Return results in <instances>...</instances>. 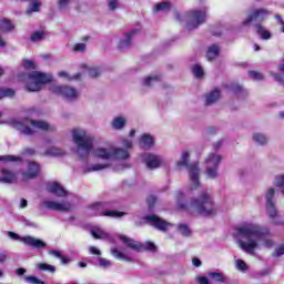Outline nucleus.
Listing matches in <instances>:
<instances>
[{"label":"nucleus","instance_id":"nucleus-11","mask_svg":"<svg viewBox=\"0 0 284 284\" xmlns=\"http://www.w3.org/2000/svg\"><path fill=\"white\" fill-rule=\"evenodd\" d=\"M120 241H122V243H125L126 247H129L130 250H134L135 252H156V245L153 242H146L145 244H142L125 235H121Z\"/></svg>","mask_w":284,"mask_h":284},{"label":"nucleus","instance_id":"nucleus-30","mask_svg":"<svg viewBox=\"0 0 284 284\" xmlns=\"http://www.w3.org/2000/svg\"><path fill=\"white\" fill-rule=\"evenodd\" d=\"M209 278H213L216 283H225L227 281V277L223 273L219 272H210Z\"/></svg>","mask_w":284,"mask_h":284},{"label":"nucleus","instance_id":"nucleus-49","mask_svg":"<svg viewBox=\"0 0 284 284\" xmlns=\"http://www.w3.org/2000/svg\"><path fill=\"white\" fill-rule=\"evenodd\" d=\"M275 185H276V187H283L284 186V175H277L275 178ZM282 194L284 196V187L282 190Z\"/></svg>","mask_w":284,"mask_h":284},{"label":"nucleus","instance_id":"nucleus-24","mask_svg":"<svg viewBox=\"0 0 284 284\" xmlns=\"http://www.w3.org/2000/svg\"><path fill=\"white\" fill-rule=\"evenodd\" d=\"M136 32H139V30H132L131 32L124 33L125 39L120 40L118 43L119 50H123V48H130V45H132V37H134Z\"/></svg>","mask_w":284,"mask_h":284},{"label":"nucleus","instance_id":"nucleus-35","mask_svg":"<svg viewBox=\"0 0 284 284\" xmlns=\"http://www.w3.org/2000/svg\"><path fill=\"white\" fill-rule=\"evenodd\" d=\"M59 77L68 79V81H81V73H75L74 75H70L67 71L59 72Z\"/></svg>","mask_w":284,"mask_h":284},{"label":"nucleus","instance_id":"nucleus-32","mask_svg":"<svg viewBox=\"0 0 284 284\" xmlns=\"http://www.w3.org/2000/svg\"><path fill=\"white\" fill-rule=\"evenodd\" d=\"M37 267L41 272H50L51 274H54L57 272V267L54 265H50L48 263H39L37 265Z\"/></svg>","mask_w":284,"mask_h":284},{"label":"nucleus","instance_id":"nucleus-18","mask_svg":"<svg viewBox=\"0 0 284 284\" xmlns=\"http://www.w3.org/2000/svg\"><path fill=\"white\" fill-rule=\"evenodd\" d=\"M21 241L24 243V245H28V247H33L34 250H43V247L47 246L45 242L33 236H24L21 239Z\"/></svg>","mask_w":284,"mask_h":284},{"label":"nucleus","instance_id":"nucleus-57","mask_svg":"<svg viewBox=\"0 0 284 284\" xmlns=\"http://www.w3.org/2000/svg\"><path fill=\"white\" fill-rule=\"evenodd\" d=\"M122 144H123V146H124L126 150H132V148H133L132 141H131V140H128V139H124V140L122 141Z\"/></svg>","mask_w":284,"mask_h":284},{"label":"nucleus","instance_id":"nucleus-55","mask_svg":"<svg viewBox=\"0 0 284 284\" xmlns=\"http://www.w3.org/2000/svg\"><path fill=\"white\" fill-rule=\"evenodd\" d=\"M284 254V245L280 246L275 250V252L273 253V256L278 257V256H283Z\"/></svg>","mask_w":284,"mask_h":284},{"label":"nucleus","instance_id":"nucleus-31","mask_svg":"<svg viewBox=\"0 0 284 284\" xmlns=\"http://www.w3.org/2000/svg\"><path fill=\"white\" fill-rule=\"evenodd\" d=\"M125 118L116 116L112 121V128H114V130H122V128H125Z\"/></svg>","mask_w":284,"mask_h":284},{"label":"nucleus","instance_id":"nucleus-54","mask_svg":"<svg viewBox=\"0 0 284 284\" xmlns=\"http://www.w3.org/2000/svg\"><path fill=\"white\" fill-rule=\"evenodd\" d=\"M89 75L92 77V79H97V77H101V71L97 68L89 69Z\"/></svg>","mask_w":284,"mask_h":284},{"label":"nucleus","instance_id":"nucleus-19","mask_svg":"<svg viewBox=\"0 0 284 284\" xmlns=\"http://www.w3.org/2000/svg\"><path fill=\"white\" fill-rule=\"evenodd\" d=\"M41 207H45L47 210H51L53 212H69L70 210L68 206L54 201H43L41 203Z\"/></svg>","mask_w":284,"mask_h":284},{"label":"nucleus","instance_id":"nucleus-56","mask_svg":"<svg viewBox=\"0 0 284 284\" xmlns=\"http://www.w3.org/2000/svg\"><path fill=\"white\" fill-rule=\"evenodd\" d=\"M99 263L101 267H110V265H112V263L109 260H105L103 257L99 260Z\"/></svg>","mask_w":284,"mask_h":284},{"label":"nucleus","instance_id":"nucleus-39","mask_svg":"<svg viewBox=\"0 0 284 284\" xmlns=\"http://www.w3.org/2000/svg\"><path fill=\"white\" fill-rule=\"evenodd\" d=\"M192 72L195 79H202V77L205 74V72L203 71V67H201L200 64H194L192 68Z\"/></svg>","mask_w":284,"mask_h":284},{"label":"nucleus","instance_id":"nucleus-38","mask_svg":"<svg viewBox=\"0 0 284 284\" xmlns=\"http://www.w3.org/2000/svg\"><path fill=\"white\" fill-rule=\"evenodd\" d=\"M44 37H45L44 31H34L30 37V41L32 43H37V41H42V39H44Z\"/></svg>","mask_w":284,"mask_h":284},{"label":"nucleus","instance_id":"nucleus-12","mask_svg":"<svg viewBox=\"0 0 284 284\" xmlns=\"http://www.w3.org/2000/svg\"><path fill=\"white\" fill-rule=\"evenodd\" d=\"M274 194L275 191L272 187L266 192V213L270 219H273L274 225H283V220H276V216H278V211H276V206L274 205Z\"/></svg>","mask_w":284,"mask_h":284},{"label":"nucleus","instance_id":"nucleus-7","mask_svg":"<svg viewBox=\"0 0 284 284\" xmlns=\"http://www.w3.org/2000/svg\"><path fill=\"white\" fill-rule=\"evenodd\" d=\"M73 142L75 143L78 150H82L85 156L92 152L94 148V140L92 136L88 135V133L81 129H73Z\"/></svg>","mask_w":284,"mask_h":284},{"label":"nucleus","instance_id":"nucleus-60","mask_svg":"<svg viewBox=\"0 0 284 284\" xmlns=\"http://www.w3.org/2000/svg\"><path fill=\"white\" fill-rule=\"evenodd\" d=\"M89 250H90V252H91L92 254H94L95 256H101V251H100L99 248H97V247H94V246H91Z\"/></svg>","mask_w":284,"mask_h":284},{"label":"nucleus","instance_id":"nucleus-62","mask_svg":"<svg viewBox=\"0 0 284 284\" xmlns=\"http://www.w3.org/2000/svg\"><path fill=\"white\" fill-rule=\"evenodd\" d=\"M8 236H10V239H13L14 241H19V234H17L12 231L8 232Z\"/></svg>","mask_w":284,"mask_h":284},{"label":"nucleus","instance_id":"nucleus-43","mask_svg":"<svg viewBox=\"0 0 284 284\" xmlns=\"http://www.w3.org/2000/svg\"><path fill=\"white\" fill-rule=\"evenodd\" d=\"M24 281L29 284H45V282L41 281L39 277L34 275L26 276Z\"/></svg>","mask_w":284,"mask_h":284},{"label":"nucleus","instance_id":"nucleus-52","mask_svg":"<svg viewBox=\"0 0 284 284\" xmlns=\"http://www.w3.org/2000/svg\"><path fill=\"white\" fill-rule=\"evenodd\" d=\"M146 203L149 205V209L152 210V207H154V205H156V196L154 195H149L146 197Z\"/></svg>","mask_w":284,"mask_h":284},{"label":"nucleus","instance_id":"nucleus-27","mask_svg":"<svg viewBox=\"0 0 284 284\" xmlns=\"http://www.w3.org/2000/svg\"><path fill=\"white\" fill-rule=\"evenodd\" d=\"M217 99H221V91L219 89H214L206 95V105H212V103H216Z\"/></svg>","mask_w":284,"mask_h":284},{"label":"nucleus","instance_id":"nucleus-53","mask_svg":"<svg viewBox=\"0 0 284 284\" xmlns=\"http://www.w3.org/2000/svg\"><path fill=\"white\" fill-rule=\"evenodd\" d=\"M105 168H108V164H93L89 172H99V170H105Z\"/></svg>","mask_w":284,"mask_h":284},{"label":"nucleus","instance_id":"nucleus-2","mask_svg":"<svg viewBox=\"0 0 284 284\" xmlns=\"http://www.w3.org/2000/svg\"><path fill=\"white\" fill-rule=\"evenodd\" d=\"M179 210H184L186 212L195 210L201 216H215L216 212H219L216 204H214V200L210 196L207 191H202L197 197L191 201H187L185 193L180 192Z\"/></svg>","mask_w":284,"mask_h":284},{"label":"nucleus","instance_id":"nucleus-41","mask_svg":"<svg viewBox=\"0 0 284 284\" xmlns=\"http://www.w3.org/2000/svg\"><path fill=\"white\" fill-rule=\"evenodd\" d=\"M22 68H24L26 70H37V63L30 59H23Z\"/></svg>","mask_w":284,"mask_h":284},{"label":"nucleus","instance_id":"nucleus-42","mask_svg":"<svg viewBox=\"0 0 284 284\" xmlns=\"http://www.w3.org/2000/svg\"><path fill=\"white\" fill-rule=\"evenodd\" d=\"M41 11V2H32L29 8L27 9V14H31L32 12H40Z\"/></svg>","mask_w":284,"mask_h":284},{"label":"nucleus","instance_id":"nucleus-22","mask_svg":"<svg viewBox=\"0 0 284 284\" xmlns=\"http://www.w3.org/2000/svg\"><path fill=\"white\" fill-rule=\"evenodd\" d=\"M0 181L1 183H16L17 174L8 169H2Z\"/></svg>","mask_w":284,"mask_h":284},{"label":"nucleus","instance_id":"nucleus-28","mask_svg":"<svg viewBox=\"0 0 284 284\" xmlns=\"http://www.w3.org/2000/svg\"><path fill=\"white\" fill-rule=\"evenodd\" d=\"M172 8V3L168 1L159 2L155 4L153 12H168Z\"/></svg>","mask_w":284,"mask_h":284},{"label":"nucleus","instance_id":"nucleus-44","mask_svg":"<svg viewBox=\"0 0 284 284\" xmlns=\"http://www.w3.org/2000/svg\"><path fill=\"white\" fill-rule=\"evenodd\" d=\"M152 81H161V75L155 74V75H149L144 79V85H152Z\"/></svg>","mask_w":284,"mask_h":284},{"label":"nucleus","instance_id":"nucleus-9","mask_svg":"<svg viewBox=\"0 0 284 284\" xmlns=\"http://www.w3.org/2000/svg\"><path fill=\"white\" fill-rule=\"evenodd\" d=\"M223 158L216 153H210L205 160L206 170L205 174L207 179H217L219 178V165H221Z\"/></svg>","mask_w":284,"mask_h":284},{"label":"nucleus","instance_id":"nucleus-14","mask_svg":"<svg viewBox=\"0 0 284 284\" xmlns=\"http://www.w3.org/2000/svg\"><path fill=\"white\" fill-rule=\"evenodd\" d=\"M142 159L148 168V170H156L158 168H161V165L165 164V161L161 155H156L153 153H144L142 155Z\"/></svg>","mask_w":284,"mask_h":284},{"label":"nucleus","instance_id":"nucleus-8","mask_svg":"<svg viewBox=\"0 0 284 284\" xmlns=\"http://www.w3.org/2000/svg\"><path fill=\"white\" fill-rule=\"evenodd\" d=\"M207 19V7H202L190 12L189 20L186 22L187 30H196L199 26L205 23Z\"/></svg>","mask_w":284,"mask_h":284},{"label":"nucleus","instance_id":"nucleus-26","mask_svg":"<svg viewBox=\"0 0 284 284\" xmlns=\"http://www.w3.org/2000/svg\"><path fill=\"white\" fill-rule=\"evenodd\" d=\"M220 52H221V47H219L217 44L210 45L206 52L207 60L214 61V59L219 57Z\"/></svg>","mask_w":284,"mask_h":284},{"label":"nucleus","instance_id":"nucleus-45","mask_svg":"<svg viewBox=\"0 0 284 284\" xmlns=\"http://www.w3.org/2000/svg\"><path fill=\"white\" fill-rule=\"evenodd\" d=\"M6 97H14V90L0 88V99H6Z\"/></svg>","mask_w":284,"mask_h":284},{"label":"nucleus","instance_id":"nucleus-6","mask_svg":"<svg viewBox=\"0 0 284 284\" xmlns=\"http://www.w3.org/2000/svg\"><path fill=\"white\" fill-rule=\"evenodd\" d=\"M29 82L26 84L27 92H39L42 85L52 83V75L40 71H33L28 75Z\"/></svg>","mask_w":284,"mask_h":284},{"label":"nucleus","instance_id":"nucleus-29","mask_svg":"<svg viewBox=\"0 0 284 284\" xmlns=\"http://www.w3.org/2000/svg\"><path fill=\"white\" fill-rule=\"evenodd\" d=\"M91 235L93 236V239L95 240H105V239H110V234L105 233L103 230L101 229H93L91 230Z\"/></svg>","mask_w":284,"mask_h":284},{"label":"nucleus","instance_id":"nucleus-47","mask_svg":"<svg viewBox=\"0 0 284 284\" xmlns=\"http://www.w3.org/2000/svg\"><path fill=\"white\" fill-rule=\"evenodd\" d=\"M248 77L253 79V81H263V74L256 71H248Z\"/></svg>","mask_w":284,"mask_h":284},{"label":"nucleus","instance_id":"nucleus-15","mask_svg":"<svg viewBox=\"0 0 284 284\" xmlns=\"http://www.w3.org/2000/svg\"><path fill=\"white\" fill-rule=\"evenodd\" d=\"M144 221H146L151 227H155V230H159L160 232H168V229L170 227V223L159 215H146L144 216Z\"/></svg>","mask_w":284,"mask_h":284},{"label":"nucleus","instance_id":"nucleus-48","mask_svg":"<svg viewBox=\"0 0 284 284\" xmlns=\"http://www.w3.org/2000/svg\"><path fill=\"white\" fill-rule=\"evenodd\" d=\"M87 49L88 47L85 45V43H75L72 47L73 52H85Z\"/></svg>","mask_w":284,"mask_h":284},{"label":"nucleus","instance_id":"nucleus-51","mask_svg":"<svg viewBox=\"0 0 284 284\" xmlns=\"http://www.w3.org/2000/svg\"><path fill=\"white\" fill-rule=\"evenodd\" d=\"M20 158L14 155H0V161H3L4 163H8L10 161H19Z\"/></svg>","mask_w":284,"mask_h":284},{"label":"nucleus","instance_id":"nucleus-40","mask_svg":"<svg viewBox=\"0 0 284 284\" xmlns=\"http://www.w3.org/2000/svg\"><path fill=\"white\" fill-rule=\"evenodd\" d=\"M179 232L182 236H192V230L186 224H180L179 225Z\"/></svg>","mask_w":284,"mask_h":284},{"label":"nucleus","instance_id":"nucleus-21","mask_svg":"<svg viewBox=\"0 0 284 284\" xmlns=\"http://www.w3.org/2000/svg\"><path fill=\"white\" fill-rule=\"evenodd\" d=\"M224 88L225 90H229V92H233V94H236L237 97H241V94L242 97H247V91L237 83L230 82L224 84Z\"/></svg>","mask_w":284,"mask_h":284},{"label":"nucleus","instance_id":"nucleus-16","mask_svg":"<svg viewBox=\"0 0 284 284\" xmlns=\"http://www.w3.org/2000/svg\"><path fill=\"white\" fill-rule=\"evenodd\" d=\"M53 92L59 97H64V99H77V97H79V92L77 91V89L68 85L55 87Z\"/></svg>","mask_w":284,"mask_h":284},{"label":"nucleus","instance_id":"nucleus-34","mask_svg":"<svg viewBox=\"0 0 284 284\" xmlns=\"http://www.w3.org/2000/svg\"><path fill=\"white\" fill-rule=\"evenodd\" d=\"M1 23L2 32H12V30H14V26L12 24V21H10L9 19H2Z\"/></svg>","mask_w":284,"mask_h":284},{"label":"nucleus","instance_id":"nucleus-1","mask_svg":"<svg viewBox=\"0 0 284 284\" xmlns=\"http://www.w3.org/2000/svg\"><path fill=\"white\" fill-rule=\"evenodd\" d=\"M239 236L245 241H240V247L246 254L256 256V251L260 245L264 247H273L274 242L270 239V230L263 229L258 224L248 223L237 229Z\"/></svg>","mask_w":284,"mask_h":284},{"label":"nucleus","instance_id":"nucleus-36","mask_svg":"<svg viewBox=\"0 0 284 284\" xmlns=\"http://www.w3.org/2000/svg\"><path fill=\"white\" fill-rule=\"evenodd\" d=\"M111 254L115 258H119L120 261H132V258L123 253H121L118 248H111Z\"/></svg>","mask_w":284,"mask_h":284},{"label":"nucleus","instance_id":"nucleus-64","mask_svg":"<svg viewBox=\"0 0 284 284\" xmlns=\"http://www.w3.org/2000/svg\"><path fill=\"white\" fill-rule=\"evenodd\" d=\"M16 274H18V276H23V274H26V268L16 270Z\"/></svg>","mask_w":284,"mask_h":284},{"label":"nucleus","instance_id":"nucleus-33","mask_svg":"<svg viewBox=\"0 0 284 284\" xmlns=\"http://www.w3.org/2000/svg\"><path fill=\"white\" fill-rule=\"evenodd\" d=\"M45 154L48 156H63V154H65V151L64 150H61L59 148H50L45 151Z\"/></svg>","mask_w":284,"mask_h":284},{"label":"nucleus","instance_id":"nucleus-46","mask_svg":"<svg viewBox=\"0 0 284 284\" xmlns=\"http://www.w3.org/2000/svg\"><path fill=\"white\" fill-rule=\"evenodd\" d=\"M236 270L240 272H247V264L243 260H236L235 262Z\"/></svg>","mask_w":284,"mask_h":284},{"label":"nucleus","instance_id":"nucleus-59","mask_svg":"<svg viewBox=\"0 0 284 284\" xmlns=\"http://www.w3.org/2000/svg\"><path fill=\"white\" fill-rule=\"evenodd\" d=\"M196 281L200 284H210V280H207V277H205V276L196 277Z\"/></svg>","mask_w":284,"mask_h":284},{"label":"nucleus","instance_id":"nucleus-5","mask_svg":"<svg viewBox=\"0 0 284 284\" xmlns=\"http://www.w3.org/2000/svg\"><path fill=\"white\" fill-rule=\"evenodd\" d=\"M14 128H17V130H19L26 136H32L37 133V130L48 132V130H50V124L41 120L26 119L22 122H16Z\"/></svg>","mask_w":284,"mask_h":284},{"label":"nucleus","instance_id":"nucleus-10","mask_svg":"<svg viewBox=\"0 0 284 284\" xmlns=\"http://www.w3.org/2000/svg\"><path fill=\"white\" fill-rule=\"evenodd\" d=\"M94 154L95 156H98V159H121L122 161H125V159H130V152L121 148L113 149L112 152L100 148L94 151Z\"/></svg>","mask_w":284,"mask_h":284},{"label":"nucleus","instance_id":"nucleus-23","mask_svg":"<svg viewBox=\"0 0 284 284\" xmlns=\"http://www.w3.org/2000/svg\"><path fill=\"white\" fill-rule=\"evenodd\" d=\"M154 145V138L148 133H144L141 138H140V146L142 148V150H152Z\"/></svg>","mask_w":284,"mask_h":284},{"label":"nucleus","instance_id":"nucleus-37","mask_svg":"<svg viewBox=\"0 0 284 284\" xmlns=\"http://www.w3.org/2000/svg\"><path fill=\"white\" fill-rule=\"evenodd\" d=\"M253 141L258 143V145H265L267 143V136L263 133H255L253 134Z\"/></svg>","mask_w":284,"mask_h":284},{"label":"nucleus","instance_id":"nucleus-13","mask_svg":"<svg viewBox=\"0 0 284 284\" xmlns=\"http://www.w3.org/2000/svg\"><path fill=\"white\" fill-rule=\"evenodd\" d=\"M272 12L267 9H255L251 14L242 22L244 26H250V23H263L267 17H270Z\"/></svg>","mask_w":284,"mask_h":284},{"label":"nucleus","instance_id":"nucleus-63","mask_svg":"<svg viewBox=\"0 0 284 284\" xmlns=\"http://www.w3.org/2000/svg\"><path fill=\"white\" fill-rule=\"evenodd\" d=\"M192 262H193L194 267H201V260L194 257V258L192 260Z\"/></svg>","mask_w":284,"mask_h":284},{"label":"nucleus","instance_id":"nucleus-25","mask_svg":"<svg viewBox=\"0 0 284 284\" xmlns=\"http://www.w3.org/2000/svg\"><path fill=\"white\" fill-rule=\"evenodd\" d=\"M255 30L258 37L264 41H270V39H272V32L265 29L262 24H255Z\"/></svg>","mask_w":284,"mask_h":284},{"label":"nucleus","instance_id":"nucleus-20","mask_svg":"<svg viewBox=\"0 0 284 284\" xmlns=\"http://www.w3.org/2000/svg\"><path fill=\"white\" fill-rule=\"evenodd\" d=\"M48 192L59 197L68 196V191L59 182L48 184Z\"/></svg>","mask_w":284,"mask_h":284},{"label":"nucleus","instance_id":"nucleus-50","mask_svg":"<svg viewBox=\"0 0 284 284\" xmlns=\"http://www.w3.org/2000/svg\"><path fill=\"white\" fill-rule=\"evenodd\" d=\"M119 1L120 0H109L108 6H109V10L111 12H114L115 10H119Z\"/></svg>","mask_w":284,"mask_h":284},{"label":"nucleus","instance_id":"nucleus-61","mask_svg":"<svg viewBox=\"0 0 284 284\" xmlns=\"http://www.w3.org/2000/svg\"><path fill=\"white\" fill-rule=\"evenodd\" d=\"M50 254H52V256H55V258H62V254L60 251H57V250H51L50 251Z\"/></svg>","mask_w":284,"mask_h":284},{"label":"nucleus","instance_id":"nucleus-4","mask_svg":"<svg viewBox=\"0 0 284 284\" xmlns=\"http://www.w3.org/2000/svg\"><path fill=\"white\" fill-rule=\"evenodd\" d=\"M187 161H190V152L184 150L182 151L179 166L186 168L191 181V190H199L201 187V168H199V162H192L190 164Z\"/></svg>","mask_w":284,"mask_h":284},{"label":"nucleus","instance_id":"nucleus-58","mask_svg":"<svg viewBox=\"0 0 284 284\" xmlns=\"http://www.w3.org/2000/svg\"><path fill=\"white\" fill-rule=\"evenodd\" d=\"M275 19H276V21L280 23V26H281V32H283L284 33V21H283V17H281V14H276L275 16Z\"/></svg>","mask_w":284,"mask_h":284},{"label":"nucleus","instance_id":"nucleus-3","mask_svg":"<svg viewBox=\"0 0 284 284\" xmlns=\"http://www.w3.org/2000/svg\"><path fill=\"white\" fill-rule=\"evenodd\" d=\"M88 210L91 211L89 216H106L109 219L125 216V212L116 210V202L114 201L93 202L88 205Z\"/></svg>","mask_w":284,"mask_h":284},{"label":"nucleus","instance_id":"nucleus-17","mask_svg":"<svg viewBox=\"0 0 284 284\" xmlns=\"http://www.w3.org/2000/svg\"><path fill=\"white\" fill-rule=\"evenodd\" d=\"M40 172H41V166H39V163L29 162L27 171L22 172V180L30 181L32 179H37Z\"/></svg>","mask_w":284,"mask_h":284}]
</instances>
